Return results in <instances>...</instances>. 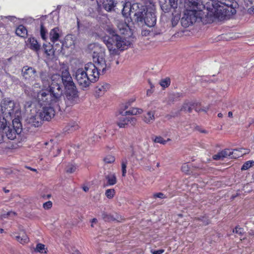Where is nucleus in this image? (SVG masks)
Masks as SVG:
<instances>
[{
    "label": "nucleus",
    "instance_id": "nucleus-1",
    "mask_svg": "<svg viewBox=\"0 0 254 254\" xmlns=\"http://www.w3.org/2000/svg\"><path fill=\"white\" fill-rule=\"evenodd\" d=\"M51 83L48 88L42 89L37 92V101L41 107L38 114L43 121H50L55 116V109L61 110L64 106L60 102L63 91L60 85L59 74L51 76Z\"/></svg>",
    "mask_w": 254,
    "mask_h": 254
},
{
    "label": "nucleus",
    "instance_id": "nucleus-2",
    "mask_svg": "<svg viewBox=\"0 0 254 254\" xmlns=\"http://www.w3.org/2000/svg\"><path fill=\"white\" fill-rule=\"evenodd\" d=\"M93 59L95 64L91 62L86 64L84 68L77 69L73 74L78 84L82 89L88 88L92 83L98 81L100 71L104 74L110 68V65L106 64L102 54L99 55L96 60L94 56Z\"/></svg>",
    "mask_w": 254,
    "mask_h": 254
},
{
    "label": "nucleus",
    "instance_id": "nucleus-3",
    "mask_svg": "<svg viewBox=\"0 0 254 254\" xmlns=\"http://www.w3.org/2000/svg\"><path fill=\"white\" fill-rule=\"evenodd\" d=\"M60 70L61 75H59L61 77V87L62 89V83H63L65 89L64 98V104L62 103L64 108L77 104L79 101V97L78 92L69 73L68 66L64 65L61 67ZM62 91H63V90Z\"/></svg>",
    "mask_w": 254,
    "mask_h": 254
},
{
    "label": "nucleus",
    "instance_id": "nucleus-4",
    "mask_svg": "<svg viewBox=\"0 0 254 254\" xmlns=\"http://www.w3.org/2000/svg\"><path fill=\"white\" fill-rule=\"evenodd\" d=\"M106 31L109 35L104 37L103 41L111 55H118L119 50L124 51L127 49L130 45L131 43L117 34L116 31L114 28L108 27Z\"/></svg>",
    "mask_w": 254,
    "mask_h": 254
},
{
    "label": "nucleus",
    "instance_id": "nucleus-5",
    "mask_svg": "<svg viewBox=\"0 0 254 254\" xmlns=\"http://www.w3.org/2000/svg\"><path fill=\"white\" fill-rule=\"evenodd\" d=\"M197 2V0H186L183 16L181 19L182 25L188 27L191 25L197 20L201 21L204 12L201 9L203 7Z\"/></svg>",
    "mask_w": 254,
    "mask_h": 254
},
{
    "label": "nucleus",
    "instance_id": "nucleus-6",
    "mask_svg": "<svg viewBox=\"0 0 254 254\" xmlns=\"http://www.w3.org/2000/svg\"><path fill=\"white\" fill-rule=\"evenodd\" d=\"M139 12H141L140 17V20H138L137 17L135 18V21L136 22H144L147 26H154L156 22V18L155 15V5L154 3L151 1H146L144 4H142Z\"/></svg>",
    "mask_w": 254,
    "mask_h": 254
},
{
    "label": "nucleus",
    "instance_id": "nucleus-7",
    "mask_svg": "<svg viewBox=\"0 0 254 254\" xmlns=\"http://www.w3.org/2000/svg\"><path fill=\"white\" fill-rule=\"evenodd\" d=\"M220 4H223L228 8H232V4L231 0H225L224 1H219L218 0H211L210 1L207 2L203 7L204 9H206L208 14L210 13V15L213 14L214 15L219 17L220 14H222L223 12H226L228 10L227 8H223V7Z\"/></svg>",
    "mask_w": 254,
    "mask_h": 254
},
{
    "label": "nucleus",
    "instance_id": "nucleus-8",
    "mask_svg": "<svg viewBox=\"0 0 254 254\" xmlns=\"http://www.w3.org/2000/svg\"><path fill=\"white\" fill-rule=\"evenodd\" d=\"M143 4L141 3H132L130 2H126L123 4V8L122 9V14L125 17L127 18L129 15L131 14H133L134 18L137 17L138 20H140L141 18L140 17L139 12Z\"/></svg>",
    "mask_w": 254,
    "mask_h": 254
},
{
    "label": "nucleus",
    "instance_id": "nucleus-9",
    "mask_svg": "<svg viewBox=\"0 0 254 254\" xmlns=\"http://www.w3.org/2000/svg\"><path fill=\"white\" fill-rule=\"evenodd\" d=\"M22 125L18 119H14L12 121V128L8 127H6L3 126L5 130V134L8 139L10 140L14 139L16 135L20 133L22 130Z\"/></svg>",
    "mask_w": 254,
    "mask_h": 254
},
{
    "label": "nucleus",
    "instance_id": "nucleus-10",
    "mask_svg": "<svg viewBox=\"0 0 254 254\" xmlns=\"http://www.w3.org/2000/svg\"><path fill=\"white\" fill-rule=\"evenodd\" d=\"M21 72L23 78L29 82L35 80L37 76L36 70L34 68L28 65L23 67Z\"/></svg>",
    "mask_w": 254,
    "mask_h": 254
},
{
    "label": "nucleus",
    "instance_id": "nucleus-11",
    "mask_svg": "<svg viewBox=\"0 0 254 254\" xmlns=\"http://www.w3.org/2000/svg\"><path fill=\"white\" fill-rule=\"evenodd\" d=\"M2 108H4V112L11 117L15 114V103L13 101L9 99H4L3 101Z\"/></svg>",
    "mask_w": 254,
    "mask_h": 254
},
{
    "label": "nucleus",
    "instance_id": "nucleus-12",
    "mask_svg": "<svg viewBox=\"0 0 254 254\" xmlns=\"http://www.w3.org/2000/svg\"><path fill=\"white\" fill-rule=\"evenodd\" d=\"M233 152L229 149H225L218 152L216 154L213 155L212 158L214 160H223L228 156H231Z\"/></svg>",
    "mask_w": 254,
    "mask_h": 254
},
{
    "label": "nucleus",
    "instance_id": "nucleus-13",
    "mask_svg": "<svg viewBox=\"0 0 254 254\" xmlns=\"http://www.w3.org/2000/svg\"><path fill=\"white\" fill-rule=\"evenodd\" d=\"M43 120L39 114L31 116L29 119V123L32 126L39 127L42 125Z\"/></svg>",
    "mask_w": 254,
    "mask_h": 254
},
{
    "label": "nucleus",
    "instance_id": "nucleus-14",
    "mask_svg": "<svg viewBox=\"0 0 254 254\" xmlns=\"http://www.w3.org/2000/svg\"><path fill=\"white\" fill-rule=\"evenodd\" d=\"M16 233L15 232H13L10 234V236L12 237H14L20 244L24 245L29 242V238L24 232H23L21 234V236H16Z\"/></svg>",
    "mask_w": 254,
    "mask_h": 254
},
{
    "label": "nucleus",
    "instance_id": "nucleus-15",
    "mask_svg": "<svg viewBox=\"0 0 254 254\" xmlns=\"http://www.w3.org/2000/svg\"><path fill=\"white\" fill-rule=\"evenodd\" d=\"M28 42H29V47L30 49L35 52H38L40 50L41 45L34 37H30L28 40Z\"/></svg>",
    "mask_w": 254,
    "mask_h": 254
},
{
    "label": "nucleus",
    "instance_id": "nucleus-16",
    "mask_svg": "<svg viewBox=\"0 0 254 254\" xmlns=\"http://www.w3.org/2000/svg\"><path fill=\"white\" fill-rule=\"evenodd\" d=\"M59 29L58 27H55L52 29L50 32V39L51 41L55 43L59 40L60 34L59 33Z\"/></svg>",
    "mask_w": 254,
    "mask_h": 254
},
{
    "label": "nucleus",
    "instance_id": "nucleus-17",
    "mask_svg": "<svg viewBox=\"0 0 254 254\" xmlns=\"http://www.w3.org/2000/svg\"><path fill=\"white\" fill-rule=\"evenodd\" d=\"M16 34L22 38H26L28 35V32L26 28L23 25H19L15 30Z\"/></svg>",
    "mask_w": 254,
    "mask_h": 254
},
{
    "label": "nucleus",
    "instance_id": "nucleus-18",
    "mask_svg": "<svg viewBox=\"0 0 254 254\" xmlns=\"http://www.w3.org/2000/svg\"><path fill=\"white\" fill-rule=\"evenodd\" d=\"M79 128L78 125L75 123H71L67 125L64 128V132L69 133L77 130Z\"/></svg>",
    "mask_w": 254,
    "mask_h": 254
},
{
    "label": "nucleus",
    "instance_id": "nucleus-19",
    "mask_svg": "<svg viewBox=\"0 0 254 254\" xmlns=\"http://www.w3.org/2000/svg\"><path fill=\"white\" fill-rule=\"evenodd\" d=\"M154 112L153 111H148L146 115L142 117V120L146 124H151L155 120Z\"/></svg>",
    "mask_w": 254,
    "mask_h": 254
},
{
    "label": "nucleus",
    "instance_id": "nucleus-20",
    "mask_svg": "<svg viewBox=\"0 0 254 254\" xmlns=\"http://www.w3.org/2000/svg\"><path fill=\"white\" fill-rule=\"evenodd\" d=\"M110 85L107 83H104L100 84L96 87V92L99 96L101 94H103L110 88Z\"/></svg>",
    "mask_w": 254,
    "mask_h": 254
},
{
    "label": "nucleus",
    "instance_id": "nucleus-21",
    "mask_svg": "<svg viewBox=\"0 0 254 254\" xmlns=\"http://www.w3.org/2000/svg\"><path fill=\"white\" fill-rule=\"evenodd\" d=\"M130 106L129 102H125L120 105L119 108L118 110V113L119 115L126 116V110Z\"/></svg>",
    "mask_w": 254,
    "mask_h": 254
},
{
    "label": "nucleus",
    "instance_id": "nucleus-22",
    "mask_svg": "<svg viewBox=\"0 0 254 254\" xmlns=\"http://www.w3.org/2000/svg\"><path fill=\"white\" fill-rule=\"evenodd\" d=\"M107 183L105 186H110L115 185L117 182V177L115 174L108 175L106 176Z\"/></svg>",
    "mask_w": 254,
    "mask_h": 254
},
{
    "label": "nucleus",
    "instance_id": "nucleus-23",
    "mask_svg": "<svg viewBox=\"0 0 254 254\" xmlns=\"http://www.w3.org/2000/svg\"><path fill=\"white\" fill-rule=\"evenodd\" d=\"M103 7L107 11H111L115 6L113 0H104L102 2Z\"/></svg>",
    "mask_w": 254,
    "mask_h": 254
},
{
    "label": "nucleus",
    "instance_id": "nucleus-24",
    "mask_svg": "<svg viewBox=\"0 0 254 254\" xmlns=\"http://www.w3.org/2000/svg\"><path fill=\"white\" fill-rule=\"evenodd\" d=\"M117 125L120 128H125L128 125V117H121L119 118L116 122Z\"/></svg>",
    "mask_w": 254,
    "mask_h": 254
},
{
    "label": "nucleus",
    "instance_id": "nucleus-25",
    "mask_svg": "<svg viewBox=\"0 0 254 254\" xmlns=\"http://www.w3.org/2000/svg\"><path fill=\"white\" fill-rule=\"evenodd\" d=\"M143 113V110L141 108H132L129 110L126 111V113L127 115H136Z\"/></svg>",
    "mask_w": 254,
    "mask_h": 254
},
{
    "label": "nucleus",
    "instance_id": "nucleus-26",
    "mask_svg": "<svg viewBox=\"0 0 254 254\" xmlns=\"http://www.w3.org/2000/svg\"><path fill=\"white\" fill-rule=\"evenodd\" d=\"M40 33L42 39L44 41H46L48 38V31L42 22L40 24Z\"/></svg>",
    "mask_w": 254,
    "mask_h": 254
},
{
    "label": "nucleus",
    "instance_id": "nucleus-27",
    "mask_svg": "<svg viewBox=\"0 0 254 254\" xmlns=\"http://www.w3.org/2000/svg\"><path fill=\"white\" fill-rule=\"evenodd\" d=\"M181 170L187 175H193L190 166L188 163H184L181 167Z\"/></svg>",
    "mask_w": 254,
    "mask_h": 254
},
{
    "label": "nucleus",
    "instance_id": "nucleus-28",
    "mask_svg": "<svg viewBox=\"0 0 254 254\" xmlns=\"http://www.w3.org/2000/svg\"><path fill=\"white\" fill-rule=\"evenodd\" d=\"M232 152H233V153L235 152H239L240 154H238V157L240 156H242L244 155L249 154L250 152V149L247 148H239L237 149H233Z\"/></svg>",
    "mask_w": 254,
    "mask_h": 254
},
{
    "label": "nucleus",
    "instance_id": "nucleus-29",
    "mask_svg": "<svg viewBox=\"0 0 254 254\" xmlns=\"http://www.w3.org/2000/svg\"><path fill=\"white\" fill-rule=\"evenodd\" d=\"M160 85L162 88H165L169 87L171 84V79L169 77H167L165 78L162 79L159 82Z\"/></svg>",
    "mask_w": 254,
    "mask_h": 254
},
{
    "label": "nucleus",
    "instance_id": "nucleus-30",
    "mask_svg": "<svg viewBox=\"0 0 254 254\" xmlns=\"http://www.w3.org/2000/svg\"><path fill=\"white\" fill-rule=\"evenodd\" d=\"M193 106H194V103L185 102L184 103L181 110L187 111L189 113H190V112H191L192 110V107Z\"/></svg>",
    "mask_w": 254,
    "mask_h": 254
},
{
    "label": "nucleus",
    "instance_id": "nucleus-31",
    "mask_svg": "<svg viewBox=\"0 0 254 254\" xmlns=\"http://www.w3.org/2000/svg\"><path fill=\"white\" fill-rule=\"evenodd\" d=\"M254 166V161L249 160L245 162L241 167V170H247Z\"/></svg>",
    "mask_w": 254,
    "mask_h": 254
},
{
    "label": "nucleus",
    "instance_id": "nucleus-32",
    "mask_svg": "<svg viewBox=\"0 0 254 254\" xmlns=\"http://www.w3.org/2000/svg\"><path fill=\"white\" fill-rule=\"evenodd\" d=\"M103 161L106 164H112L115 161V157L114 155L108 154L104 158Z\"/></svg>",
    "mask_w": 254,
    "mask_h": 254
},
{
    "label": "nucleus",
    "instance_id": "nucleus-33",
    "mask_svg": "<svg viewBox=\"0 0 254 254\" xmlns=\"http://www.w3.org/2000/svg\"><path fill=\"white\" fill-rule=\"evenodd\" d=\"M116 193L115 190L113 189H107L105 191V194L108 199H112Z\"/></svg>",
    "mask_w": 254,
    "mask_h": 254
},
{
    "label": "nucleus",
    "instance_id": "nucleus-34",
    "mask_svg": "<svg viewBox=\"0 0 254 254\" xmlns=\"http://www.w3.org/2000/svg\"><path fill=\"white\" fill-rule=\"evenodd\" d=\"M127 161L126 159H122L121 162L122 166V176L123 177H125L126 176L127 173Z\"/></svg>",
    "mask_w": 254,
    "mask_h": 254
},
{
    "label": "nucleus",
    "instance_id": "nucleus-35",
    "mask_svg": "<svg viewBox=\"0 0 254 254\" xmlns=\"http://www.w3.org/2000/svg\"><path fill=\"white\" fill-rule=\"evenodd\" d=\"M102 217L103 219L106 222H111L115 220V218L112 215L106 212L102 213Z\"/></svg>",
    "mask_w": 254,
    "mask_h": 254
},
{
    "label": "nucleus",
    "instance_id": "nucleus-36",
    "mask_svg": "<svg viewBox=\"0 0 254 254\" xmlns=\"http://www.w3.org/2000/svg\"><path fill=\"white\" fill-rule=\"evenodd\" d=\"M47 249L45 248V245L41 244V243H38L36 245V251L38 252H39L40 253H47Z\"/></svg>",
    "mask_w": 254,
    "mask_h": 254
},
{
    "label": "nucleus",
    "instance_id": "nucleus-37",
    "mask_svg": "<svg viewBox=\"0 0 254 254\" xmlns=\"http://www.w3.org/2000/svg\"><path fill=\"white\" fill-rule=\"evenodd\" d=\"M170 140V139L168 138L167 140L164 139V138L161 136H157L153 139V141L156 143H159L162 144H165L168 141Z\"/></svg>",
    "mask_w": 254,
    "mask_h": 254
},
{
    "label": "nucleus",
    "instance_id": "nucleus-38",
    "mask_svg": "<svg viewBox=\"0 0 254 254\" xmlns=\"http://www.w3.org/2000/svg\"><path fill=\"white\" fill-rule=\"evenodd\" d=\"M77 169V166L75 164H69L66 169L67 173L71 174L75 172Z\"/></svg>",
    "mask_w": 254,
    "mask_h": 254
},
{
    "label": "nucleus",
    "instance_id": "nucleus-39",
    "mask_svg": "<svg viewBox=\"0 0 254 254\" xmlns=\"http://www.w3.org/2000/svg\"><path fill=\"white\" fill-rule=\"evenodd\" d=\"M233 232L238 234L239 236H242L244 234V229L240 227L239 226H237L233 230Z\"/></svg>",
    "mask_w": 254,
    "mask_h": 254
},
{
    "label": "nucleus",
    "instance_id": "nucleus-40",
    "mask_svg": "<svg viewBox=\"0 0 254 254\" xmlns=\"http://www.w3.org/2000/svg\"><path fill=\"white\" fill-rule=\"evenodd\" d=\"M194 220L200 221L203 222L204 225H207L210 223V221L204 216L202 217H195Z\"/></svg>",
    "mask_w": 254,
    "mask_h": 254
},
{
    "label": "nucleus",
    "instance_id": "nucleus-41",
    "mask_svg": "<svg viewBox=\"0 0 254 254\" xmlns=\"http://www.w3.org/2000/svg\"><path fill=\"white\" fill-rule=\"evenodd\" d=\"M52 202L48 201L43 203V206L45 209H49L52 207Z\"/></svg>",
    "mask_w": 254,
    "mask_h": 254
},
{
    "label": "nucleus",
    "instance_id": "nucleus-42",
    "mask_svg": "<svg viewBox=\"0 0 254 254\" xmlns=\"http://www.w3.org/2000/svg\"><path fill=\"white\" fill-rule=\"evenodd\" d=\"M153 197L155 198H160L162 199L167 198V196L162 192H158L153 194Z\"/></svg>",
    "mask_w": 254,
    "mask_h": 254
},
{
    "label": "nucleus",
    "instance_id": "nucleus-43",
    "mask_svg": "<svg viewBox=\"0 0 254 254\" xmlns=\"http://www.w3.org/2000/svg\"><path fill=\"white\" fill-rule=\"evenodd\" d=\"M170 6L173 8L177 7L178 0H169Z\"/></svg>",
    "mask_w": 254,
    "mask_h": 254
},
{
    "label": "nucleus",
    "instance_id": "nucleus-44",
    "mask_svg": "<svg viewBox=\"0 0 254 254\" xmlns=\"http://www.w3.org/2000/svg\"><path fill=\"white\" fill-rule=\"evenodd\" d=\"M128 123H130L131 125L135 126L136 124L137 120L134 117H128Z\"/></svg>",
    "mask_w": 254,
    "mask_h": 254
},
{
    "label": "nucleus",
    "instance_id": "nucleus-45",
    "mask_svg": "<svg viewBox=\"0 0 254 254\" xmlns=\"http://www.w3.org/2000/svg\"><path fill=\"white\" fill-rule=\"evenodd\" d=\"M165 250L163 249H160L158 250H151V253L152 254H162L164 252Z\"/></svg>",
    "mask_w": 254,
    "mask_h": 254
},
{
    "label": "nucleus",
    "instance_id": "nucleus-46",
    "mask_svg": "<svg viewBox=\"0 0 254 254\" xmlns=\"http://www.w3.org/2000/svg\"><path fill=\"white\" fill-rule=\"evenodd\" d=\"M11 213H12L14 215L16 214L15 212H8L6 213V214H4L2 215V216H1L2 218H5L7 217L10 215V214Z\"/></svg>",
    "mask_w": 254,
    "mask_h": 254
},
{
    "label": "nucleus",
    "instance_id": "nucleus-47",
    "mask_svg": "<svg viewBox=\"0 0 254 254\" xmlns=\"http://www.w3.org/2000/svg\"><path fill=\"white\" fill-rule=\"evenodd\" d=\"M4 136L3 134V133H0V143H1L4 141Z\"/></svg>",
    "mask_w": 254,
    "mask_h": 254
},
{
    "label": "nucleus",
    "instance_id": "nucleus-48",
    "mask_svg": "<svg viewBox=\"0 0 254 254\" xmlns=\"http://www.w3.org/2000/svg\"><path fill=\"white\" fill-rule=\"evenodd\" d=\"M44 74H45V72H41L40 73V77L42 81L45 80V79L44 77Z\"/></svg>",
    "mask_w": 254,
    "mask_h": 254
},
{
    "label": "nucleus",
    "instance_id": "nucleus-49",
    "mask_svg": "<svg viewBox=\"0 0 254 254\" xmlns=\"http://www.w3.org/2000/svg\"><path fill=\"white\" fill-rule=\"evenodd\" d=\"M153 91L151 90V89H148L147 90V96H150L152 93H153Z\"/></svg>",
    "mask_w": 254,
    "mask_h": 254
},
{
    "label": "nucleus",
    "instance_id": "nucleus-50",
    "mask_svg": "<svg viewBox=\"0 0 254 254\" xmlns=\"http://www.w3.org/2000/svg\"><path fill=\"white\" fill-rule=\"evenodd\" d=\"M70 254H81V253L78 250H76L73 251Z\"/></svg>",
    "mask_w": 254,
    "mask_h": 254
},
{
    "label": "nucleus",
    "instance_id": "nucleus-51",
    "mask_svg": "<svg viewBox=\"0 0 254 254\" xmlns=\"http://www.w3.org/2000/svg\"><path fill=\"white\" fill-rule=\"evenodd\" d=\"M82 189L85 192H87L89 190V188L87 186L83 187Z\"/></svg>",
    "mask_w": 254,
    "mask_h": 254
},
{
    "label": "nucleus",
    "instance_id": "nucleus-52",
    "mask_svg": "<svg viewBox=\"0 0 254 254\" xmlns=\"http://www.w3.org/2000/svg\"><path fill=\"white\" fill-rule=\"evenodd\" d=\"M97 222V220L96 218H93L91 221V222L92 223L91 226L93 227V223H96Z\"/></svg>",
    "mask_w": 254,
    "mask_h": 254
},
{
    "label": "nucleus",
    "instance_id": "nucleus-53",
    "mask_svg": "<svg viewBox=\"0 0 254 254\" xmlns=\"http://www.w3.org/2000/svg\"><path fill=\"white\" fill-rule=\"evenodd\" d=\"M57 151V153L56 155H54V156H57L58 155L60 154L61 152V149L60 148H58Z\"/></svg>",
    "mask_w": 254,
    "mask_h": 254
},
{
    "label": "nucleus",
    "instance_id": "nucleus-54",
    "mask_svg": "<svg viewBox=\"0 0 254 254\" xmlns=\"http://www.w3.org/2000/svg\"><path fill=\"white\" fill-rule=\"evenodd\" d=\"M135 101V99H131L130 100H129L127 102H129V103L130 104V105L132 104V103L133 102H134Z\"/></svg>",
    "mask_w": 254,
    "mask_h": 254
},
{
    "label": "nucleus",
    "instance_id": "nucleus-55",
    "mask_svg": "<svg viewBox=\"0 0 254 254\" xmlns=\"http://www.w3.org/2000/svg\"><path fill=\"white\" fill-rule=\"evenodd\" d=\"M228 117L230 118L233 117V113L231 111H230L228 113Z\"/></svg>",
    "mask_w": 254,
    "mask_h": 254
},
{
    "label": "nucleus",
    "instance_id": "nucleus-56",
    "mask_svg": "<svg viewBox=\"0 0 254 254\" xmlns=\"http://www.w3.org/2000/svg\"><path fill=\"white\" fill-rule=\"evenodd\" d=\"M27 168H28V169L32 171L36 172V171H37L36 169L32 168L30 167H27Z\"/></svg>",
    "mask_w": 254,
    "mask_h": 254
},
{
    "label": "nucleus",
    "instance_id": "nucleus-57",
    "mask_svg": "<svg viewBox=\"0 0 254 254\" xmlns=\"http://www.w3.org/2000/svg\"><path fill=\"white\" fill-rule=\"evenodd\" d=\"M135 0H126V2H130V3H135Z\"/></svg>",
    "mask_w": 254,
    "mask_h": 254
},
{
    "label": "nucleus",
    "instance_id": "nucleus-58",
    "mask_svg": "<svg viewBox=\"0 0 254 254\" xmlns=\"http://www.w3.org/2000/svg\"><path fill=\"white\" fill-rule=\"evenodd\" d=\"M149 81V83L150 85V87H151V88L152 89L154 87V85L152 84V83L150 82V80L148 81Z\"/></svg>",
    "mask_w": 254,
    "mask_h": 254
},
{
    "label": "nucleus",
    "instance_id": "nucleus-59",
    "mask_svg": "<svg viewBox=\"0 0 254 254\" xmlns=\"http://www.w3.org/2000/svg\"><path fill=\"white\" fill-rule=\"evenodd\" d=\"M217 116L219 118H222L223 117V114L221 113H219L218 114Z\"/></svg>",
    "mask_w": 254,
    "mask_h": 254
},
{
    "label": "nucleus",
    "instance_id": "nucleus-60",
    "mask_svg": "<svg viewBox=\"0 0 254 254\" xmlns=\"http://www.w3.org/2000/svg\"><path fill=\"white\" fill-rule=\"evenodd\" d=\"M249 1L252 4L254 5V0H249Z\"/></svg>",
    "mask_w": 254,
    "mask_h": 254
},
{
    "label": "nucleus",
    "instance_id": "nucleus-61",
    "mask_svg": "<svg viewBox=\"0 0 254 254\" xmlns=\"http://www.w3.org/2000/svg\"><path fill=\"white\" fill-rule=\"evenodd\" d=\"M4 232V230L2 228H0V234L3 233Z\"/></svg>",
    "mask_w": 254,
    "mask_h": 254
},
{
    "label": "nucleus",
    "instance_id": "nucleus-62",
    "mask_svg": "<svg viewBox=\"0 0 254 254\" xmlns=\"http://www.w3.org/2000/svg\"><path fill=\"white\" fill-rule=\"evenodd\" d=\"M200 131L202 133H206L207 132V131L205 130H200Z\"/></svg>",
    "mask_w": 254,
    "mask_h": 254
},
{
    "label": "nucleus",
    "instance_id": "nucleus-63",
    "mask_svg": "<svg viewBox=\"0 0 254 254\" xmlns=\"http://www.w3.org/2000/svg\"><path fill=\"white\" fill-rule=\"evenodd\" d=\"M45 53L48 55H50V53L48 52L47 50H45Z\"/></svg>",
    "mask_w": 254,
    "mask_h": 254
},
{
    "label": "nucleus",
    "instance_id": "nucleus-64",
    "mask_svg": "<svg viewBox=\"0 0 254 254\" xmlns=\"http://www.w3.org/2000/svg\"><path fill=\"white\" fill-rule=\"evenodd\" d=\"M232 14L236 12V10L235 9H233V11L231 10Z\"/></svg>",
    "mask_w": 254,
    "mask_h": 254
}]
</instances>
